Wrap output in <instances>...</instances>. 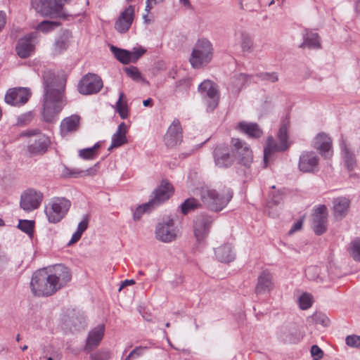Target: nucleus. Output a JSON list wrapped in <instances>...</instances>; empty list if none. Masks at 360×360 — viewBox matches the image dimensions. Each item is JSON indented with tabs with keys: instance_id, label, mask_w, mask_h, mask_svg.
<instances>
[{
	"instance_id": "35",
	"label": "nucleus",
	"mask_w": 360,
	"mask_h": 360,
	"mask_svg": "<svg viewBox=\"0 0 360 360\" xmlns=\"http://www.w3.org/2000/svg\"><path fill=\"white\" fill-rule=\"evenodd\" d=\"M110 50L115 55V58L123 64L131 63V53L129 51L117 48L114 46L110 47Z\"/></svg>"
},
{
	"instance_id": "41",
	"label": "nucleus",
	"mask_w": 360,
	"mask_h": 360,
	"mask_svg": "<svg viewBox=\"0 0 360 360\" xmlns=\"http://www.w3.org/2000/svg\"><path fill=\"white\" fill-rule=\"evenodd\" d=\"M349 251L355 261L360 262V238H356L351 243Z\"/></svg>"
},
{
	"instance_id": "17",
	"label": "nucleus",
	"mask_w": 360,
	"mask_h": 360,
	"mask_svg": "<svg viewBox=\"0 0 360 360\" xmlns=\"http://www.w3.org/2000/svg\"><path fill=\"white\" fill-rule=\"evenodd\" d=\"M327 217L326 206L320 205L315 210L313 214L312 227L316 235L320 236L326 231Z\"/></svg>"
},
{
	"instance_id": "21",
	"label": "nucleus",
	"mask_w": 360,
	"mask_h": 360,
	"mask_svg": "<svg viewBox=\"0 0 360 360\" xmlns=\"http://www.w3.org/2000/svg\"><path fill=\"white\" fill-rule=\"evenodd\" d=\"M104 333L105 326L103 324H98L96 327L91 330L86 341L84 351L89 352L97 347L103 338Z\"/></svg>"
},
{
	"instance_id": "44",
	"label": "nucleus",
	"mask_w": 360,
	"mask_h": 360,
	"mask_svg": "<svg viewBox=\"0 0 360 360\" xmlns=\"http://www.w3.org/2000/svg\"><path fill=\"white\" fill-rule=\"evenodd\" d=\"M298 302L302 309H307L312 304L311 296L309 294L304 293L300 297Z\"/></svg>"
},
{
	"instance_id": "47",
	"label": "nucleus",
	"mask_w": 360,
	"mask_h": 360,
	"mask_svg": "<svg viewBox=\"0 0 360 360\" xmlns=\"http://www.w3.org/2000/svg\"><path fill=\"white\" fill-rule=\"evenodd\" d=\"M148 347L147 346H139L136 347L129 354V355L125 358L124 360H131V359L137 358L140 356H141L144 351H146Z\"/></svg>"
},
{
	"instance_id": "59",
	"label": "nucleus",
	"mask_w": 360,
	"mask_h": 360,
	"mask_svg": "<svg viewBox=\"0 0 360 360\" xmlns=\"http://www.w3.org/2000/svg\"><path fill=\"white\" fill-rule=\"evenodd\" d=\"M82 234L79 233L78 232L75 231L70 239V240L68 243V245H71L75 243H77L82 237Z\"/></svg>"
},
{
	"instance_id": "53",
	"label": "nucleus",
	"mask_w": 360,
	"mask_h": 360,
	"mask_svg": "<svg viewBox=\"0 0 360 360\" xmlns=\"http://www.w3.org/2000/svg\"><path fill=\"white\" fill-rule=\"evenodd\" d=\"M310 352L314 360H320L323 357V351L316 345L311 346Z\"/></svg>"
},
{
	"instance_id": "63",
	"label": "nucleus",
	"mask_w": 360,
	"mask_h": 360,
	"mask_svg": "<svg viewBox=\"0 0 360 360\" xmlns=\"http://www.w3.org/2000/svg\"><path fill=\"white\" fill-rule=\"evenodd\" d=\"M238 164L244 165L245 167H249L252 163V159H238Z\"/></svg>"
},
{
	"instance_id": "20",
	"label": "nucleus",
	"mask_w": 360,
	"mask_h": 360,
	"mask_svg": "<svg viewBox=\"0 0 360 360\" xmlns=\"http://www.w3.org/2000/svg\"><path fill=\"white\" fill-rule=\"evenodd\" d=\"M99 167V162L94 164V167L89 168H70L65 165H62L60 167L61 175L63 177H74L94 175Z\"/></svg>"
},
{
	"instance_id": "56",
	"label": "nucleus",
	"mask_w": 360,
	"mask_h": 360,
	"mask_svg": "<svg viewBox=\"0 0 360 360\" xmlns=\"http://www.w3.org/2000/svg\"><path fill=\"white\" fill-rule=\"evenodd\" d=\"M302 224H303V219H300V220H298L297 221H296L295 223L293 224V225L291 227V229H290L288 233L290 235H291L293 233H295L297 231H300L302 227Z\"/></svg>"
},
{
	"instance_id": "30",
	"label": "nucleus",
	"mask_w": 360,
	"mask_h": 360,
	"mask_svg": "<svg viewBox=\"0 0 360 360\" xmlns=\"http://www.w3.org/2000/svg\"><path fill=\"white\" fill-rule=\"evenodd\" d=\"M127 132V127L124 122H122L118 126L117 131L113 134L112 138V143L108 148L111 150L114 148L119 147L127 142L126 134Z\"/></svg>"
},
{
	"instance_id": "29",
	"label": "nucleus",
	"mask_w": 360,
	"mask_h": 360,
	"mask_svg": "<svg viewBox=\"0 0 360 360\" xmlns=\"http://www.w3.org/2000/svg\"><path fill=\"white\" fill-rule=\"evenodd\" d=\"M333 203L335 217L342 218L347 212L350 201L345 197H338L334 198Z\"/></svg>"
},
{
	"instance_id": "9",
	"label": "nucleus",
	"mask_w": 360,
	"mask_h": 360,
	"mask_svg": "<svg viewBox=\"0 0 360 360\" xmlns=\"http://www.w3.org/2000/svg\"><path fill=\"white\" fill-rule=\"evenodd\" d=\"M174 192V186L167 180L163 179L153 191L149 201L156 208L168 200Z\"/></svg>"
},
{
	"instance_id": "31",
	"label": "nucleus",
	"mask_w": 360,
	"mask_h": 360,
	"mask_svg": "<svg viewBox=\"0 0 360 360\" xmlns=\"http://www.w3.org/2000/svg\"><path fill=\"white\" fill-rule=\"evenodd\" d=\"M300 48L308 47L309 49H319L321 47L319 37L317 33L306 30L304 34V41L300 44Z\"/></svg>"
},
{
	"instance_id": "39",
	"label": "nucleus",
	"mask_w": 360,
	"mask_h": 360,
	"mask_svg": "<svg viewBox=\"0 0 360 360\" xmlns=\"http://www.w3.org/2000/svg\"><path fill=\"white\" fill-rule=\"evenodd\" d=\"M100 147L101 143L98 142L92 147L79 150V155L80 158H94L98 155V150Z\"/></svg>"
},
{
	"instance_id": "32",
	"label": "nucleus",
	"mask_w": 360,
	"mask_h": 360,
	"mask_svg": "<svg viewBox=\"0 0 360 360\" xmlns=\"http://www.w3.org/2000/svg\"><path fill=\"white\" fill-rule=\"evenodd\" d=\"M247 76L240 73L231 78L229 89L234 94H237L247 82Z\"/></svg>"
},
{
	"instance_id": "2",
	"label": "nucleus",
	"mask_w": 360,
	"mask_h": 360,
	"mask_svg": "<svg viewBox=\"0 0 360 360\" xmlns=\"http://www.w3.org/2000/svg\"><path fill=\"white\" fill-rule=\"evenodd\" d=\"M43 81V117L46 122H51L63 106L62 91L57 87L58 79L51 71L44 72Z\"/></svg>"
},
{
	"instance_id": "12",
	"label": "nucleus",
	"mask_w": 360,
	"mask_h": 360,
	"mask_svg": "<svg viewBox=\"0 0 360 360\" xmlns=\"http://www.w3.org/2000/svg\"><path fill=\"white\" fill-rule=\"evenodd\" d=\"M182 128L178 120H174L169 127L165 137L164 142L169 148L179 146L182 141Z\"/></svg>"
},
{
	"instance_id": "1",
	"label": "nucleus",
	"mask_w": 360,
	"mask_h": 360,
	"mask_svg": "<svg viewBox=\"0 0 360 360\" xmlns=\"http://www.w3.org/2000/svg\"><path fill=\"white\" fill-rule=\"evenodd\" d=\"M70 280L69 269L63 264H56L35 271L30 281V288L35 296L49 297L65 287Z\"/></svg>"
},
{
	"instance_id": "48",
	"label": "nucleus",
	"mask_w": 360,
	"mask_h": 360,
	"mask_svg": "<svg viewBox=\"0 0 360 360\" xmlns=\"http://www.w3.org/2000/svg\"><path fill=\"white\" fill-rule=\"evenodd\" d=\"M285 194V189L278 190V191L273 192L271 194V202L274 205H279L283 199V195Z\"/></svg>"
},
{
	"instance_id": "7",
	"label": "nucleus",
	"mask_w": 360,
	"mask_h": 360,
	"mask_svg": "<svg viewBox=\"0 0 360 360\" xmlns=\"http://www.w3.org/2000/svg\"><path fill=\"white\" fill-rule=\"evenodd\" d=\"M212 47L211 43L205 39H200L195 44L191 53L190 63L193 68H200L211 61Z\"/></svg>"
},
{
	"instance_id": "14",
	"label": "nucleus",
	"mask_w": 360,
	"mask_h": 360,
	"mask_svg": "<svg viewBox=\"0 0 360 360\" xmlns=\"http://www.w3.org/2000/svg\"><path fill=\"white\" fill-rule=\"evenodd\" d=\"M198 91L202 97L210 100L208 107L213 110L217 107L219 102V94L217 84L211 80H205L198 86Z\"/></svg>"
},
{
	"instance_id": "27",
	"label": "nucleus",
	"mask_w": 360,
	"mask_h": 360,
	"mask_svg": "<svg viewBox=\"0 0 360 360\" xmlns=\"http://www.w3.org/2000/svg\"><path fill=\"white\" fill-rule=\"evenodd\" d=\"M72 35L69 30H64L57 37L53 44V51L54 53H60L68 49Z\"/></svg>"
},
{
	"instance_id": "13",
	"label": "nucleus",
	"mask_w": 360,
	"mask_h": 360,
	"mask_svg": "<svg viewBox=\"0 0 360 360\" xmlns=\"http://www.w3.org/2000/svg\"><path fill=\"white\" fill-rule=\"evenodd\" d=\"M135 17V6H128L122 11L115 22V29L119 33H125L131 27Z\"/></svg>"
},
{
	"instance_id": "3",
	"label": "nucleus",
	"mask_w": 360,
	"mask_h": 360,
	"mask_svg": "<svg viewBox=\"0 0 360 360\" xmlns=\"http://www.w3.org/2000/svg\"><path fill=\"white\" fill-rule=\"evenodd\" d=\"M196 191V195L200 196L202 206L216 212L221 211L233 196L230 190L219 192L207 186L197 187Z\"/></svg>"
},
{
	"instance_id": "11",
	"label": "nucleus",
	"mask_w": 360,
	"mask_h": 360,
	"mask_svg": "<svg viewBox=\"0 0 360 360\" xmlns=\"http://www.w3.org/2000/svg\"><path fill=\"white\" fill-rule=\"evenodd\" d=\"M103 87V82L100 77L95 74H87L81 79L78 89L84 95L96 94Z\"/></svg>"
},
{
	"instance_id": "5",
	"label": "nucleus",
	"mask_w": 360,
	"mask_h": 360,
	"mask_svg": "<svg viewBox=\"0 0 360 360\" xmlns=\"http://www.w3.org/2000/svg\"><path fill=\"white\" fill-rule=\"evenodd\" d=\"M71 202L63 197L51 198L44 207V213L49 223L56 224L60 221L68 212Z\"/></svg>"
},
{
	"instance_id": "51",
	"label": "nucleus",
	"mask_w": 360,
	"mask_h": 360,
	"mask_svg": "<svg viewBox=\"0 0 360 360\" xmlns=\"http://www.w3.org/2000/svg\"><path fill=\"white\" fill-rule=\"evenodd\" d=\"M261 79L270 82H276L278 79V77L276 72H262L259 74Z\"/></svg>"
},
{
	"instance_id": "26",
	"label": "nucleus",
	"mask_w": 360,
	"mask_h": 360,
	"mask_svg": "<svg viewBox=\"0 0 360 360\" xmlns=\"http://www.w3.org/2000/svg\"><path fill=\"white\" fill-rule=\"evenodd\" d=\"M217 259L221 262L229 263L235 258V254L231 244H224L214 250Z\"/></svg>"
},
{
	"instance_id": "37",
	"label": "nucleus",
	"mask_w": 360,
	"mask_h": 360,
	"mask_svg": "<svg viewBox=\"0 0 360 360\" xmlns=\"http://www.w3.org/2000/svg\"><path fill=\"white\" fill-rule=\"evenodd\" d=\"M124 97V93L120 94V97L115 105V110L119 113L122 119H125L128 116V108L126 101H123Z\"/></svg>"
},
{
	"instance_id": "55",
	"label": "nucleus",
	"mask_w": 360,
	"mask_h": 360,
	"mask_svg": "<svg viewBox=\"0 0 360 360\" xmlns=\"http://www.w3.org/2000/svg\"><path fill=\"white\" fill-rule=\"evenodd\" d=\"M89 224V217L87 215H85L83 218V219L79 223L77 226V232H78L80 234H83V233L88 228Z\"/></svg>"
},
{
	"instance_id": "15",
	"label": "nucleus",
	"mask_w": 360,
	"mask_h": 360,
	"mask_svg": "<svg viewBox=\"0 0 360 360\" xmlns=\"http://www.w3.org/2000/svg\"><path fill=\"white\" fill-rule=\"evenodd\" d=\"M31 96L30 89L25 87L10 89L5 96V101L12 105H23Z\"/></svg>"
},
{
	"instance_id": "22",
	"label": "nucleus",
	"mask_w": 360,
	"mask_h": 360,
	"mask_svg": "<svg viewBox=\"0 0 360 360\" xmlns=\"http://www.w3.org/2000/svg\"><path fill=\"white\" fill-rule=\"evenodd\" d=\"M232 155L240 158L252 157L253 153L250 146L245 141L233 138L231 141Z\"/></svg>"
},
{
	"instance_id": "36",
	"label": "nucleus",
	"mask_w": 360,
	"mask_h": 360,
	"mask_svg": "<svg viewBox=\"0 0 360 360\" xmlns=\"http://www.w3.org/2000/svg\"><path fill=\"white\" fill-rule=\"evenodd\" d=\"M59 23L55 21L44 20L36 26V30L39 32L46 34L56 29Z\"/></svg>"
},
{
	"instance_id": "50",
	"label": "nucleus",
	"mask_w": 360,
	"mask_h": 360,
	"mask_svg": "<svg viewBox=\"0 0 360 360\" xmlns=\"http://www.w3.org/2000/svg\"><path fill=\"white\" fill-rule=\"evenodd\" d=\"M312 319L317 323H320L325 326H328V324L329 323V319H328V317L325 314H321V313H315L312 316Z\"/></svg>"
},
{
	"instance_id": "8",
	"label": "nucleus",
	"mask_w": 360,
	"mask_h": 360,
	"mask_svg": "<svg viewBox=\"0 0 360 360\" xmlns=\"http://www.w3.org/2000/svg\"><path fill=\"white\" fill-rule=\"evenodd\" d=\"M44 198L43 193L34 188L24 191L20 200V207L27 212H30L39 207Z\"/></svg>"
},
{
	"instance_id": "64",
	"label": "nucleus",
	"mask_w": 360,
	"mask_h": 360,
	"mask_svg": "<svg viewBox=\"0 0 360 360\" xmlns=\"http://www.w3.org/2000/svg\"><path fill=\"white\" fill-rule=\"evenodd\" d=\"M6 24V15L4 12L0 11V31Z\"/></svg>"
},
{
	"instance_id": "58",
	"label": "nucleus",
	"mask_w": 360,
	"mask_h": 360,
	"mask_svg": "<svg viewBox=\"0 0 360 360\" xmlns=\"http://www.w3.org/2000/svg\"><path fill=\"white\" fill-rule=\"evenodd\" d=\"M82 234L79 233L78 232L75 231L70 239V240L68 243V245H71L75 243H77L82 237Z\"/></svg>"
},
{
	"instance_id": "40",
	"label": "nucleus",
	"mask_w": 360,
	"mask_h": 360,
	"mask_svg": "<svg viewBox=\"0 0 360 360\" xmlns=\"http://www.w3.org/2000/svg\"><path fill=\"white\" fill-rule=\"evenodd\" d=\"M241 39V48L244 52H251L253 48V41L251 37L245 32H242L240 34Z\"/></svg>"
},
{
	"instance_id": "25",
	"label": "nucleus",
	"mask_w": 360,
	"mask_h": 360,
	"mask_svg": "<svg viewBox=\"0 0 360 360\" xmlns=\"http://www.w3.org/2000/svg\"><path fill=\"white\" fill-rule=\"evenodd\" d=\"M80 117L77 115H72L64 118L60 123V133L65 136L78 130L79 127Z\"/></svg>"
},
{
	"instance_id": "57",
	"label": "nucleus",
	"mask_w": 360,
	"mask_h": 360,
	"mask_svg": "<svg viewBox=\"0 0 360 360\" xmlns=\"http://www.w3.org/2000/svg\"><path fill=\"white\" fill-rule=\"evenodd\" d=\"M344 165L348 170H352L356 166V159H346Z\"/></svg>"
},
{
	"instance_id": "46",
	"label": "nucleus",
	"mask_w": 360,
	"mask_h": 360,
	"mask_svg": "<svg viewBox=\"0 0 360 360\" xmlns=\"http://www.w3.org/2000/svg\"><path fill=\"white\" fill-rule=\"evenodd\" d=\"M146 52V49L141 46L134 48L133 51H130L131 63H136Z\"/></svg>"
},
{
	"instance_id": "38",
	"label": "nucleus",
	"mask_w": 360,
	"mask_h": 360,
	"mask_svg": "<svg viewBox=\"0 0 360 360\" xmlns=\"http://www.w3.org/2000/svg\"><path fill=\"white\" fill-rule=\"evenodd\" d=\"M154 209H155V207L153 204H150V201H148V202L141 205L136 207L134 212L133 218L135 221H138L141 219L143 213L150 212Z\"/></svg>"
},
{
	"instance_id": "24",
	"label": "nucleus",
	"mask_w": 360,
	"mask_h": 360,
	"mask_svg": "<svg viewBox=\"0 0 360 360\" xmlns=\"http://www.w3.org/2000/svg\"><path fill=\"white\" fill-rule=\"evenodd\" d=\"M33 37V34H31L28 37L20 39L18 41L15 46V51L21 58L29 57L34 51V46L31 41Z\"/></svg>"
},
{
	"instance_id": "23",
	"label": "nucleus",
	"mask_w": 360,
	"mask_h": 360,
	"mask_svg": "<svg viewBox=\"0 0 360 360\" xmlns=\"http://www.w3.org/2000/svg\"><path fill=\"white\" fill-rule=\"evenodd\" d=\"M274 288L272 276L266 271H262L257 278V283L255 287V293L257 295L269 292Z\"/></svg>"
},
{
	"instance_id": "61",
	"label": "nucleus",
	"mask_w": 360,
	"mask_h": 360,
	"mask_svg": "<svg viewBox=\"0 0 360 360\" xmlns=\"http://www.w3.org/2000/svg\"><path fill=\"white\" fill-rule=\"evenodd\" d=\"M135 283V281L133 279H131V280H124V281H122L121 283V285H120V287L119 288V291H121L122 288H124V287L127 286V285H134Z\"/></svg>"
},
{
	"instance_id": "4",
	"label": "nucleus",
	"mask_w": 360,
	"mask_h": 360,
	"mask_svg": "<svg viewBox=\"0 0 360 360\" xmlns=\"http://www.w3.org/2000/svg\"><path fill=\"white\" fill-rule=\"evenodd\" d=\"M290 127V120L285 118L279 128L277 134V138L279 143H277L272 136H269L266 139V145L264 149V158H268L276 152L285 151L290 146L291 142L289 141L288 129Z\"/></svg>"
},
{
	"instance_id": "28",
	"label": "nucleus",
	"mask_w": 360,
	"mask_h": 360,
	"mask_svg": "<svg viewBox=\"0 0 360 360\" xmlns=\"http://www.w3.org/2000/svg\"><path fill=\"white\" fill-rule=\"evenodd\" d=\"M236 129L252 138H259L263 132L256 123L240 122Z\"/></svg>"
},
{
	"instance_id": "49",
	"label": "nucleus",
	"mask_w": 360,
	"mask_h": 360,
	"mask_svg": "<svg viewBox=\"0 0 360 360\" xmlns=\"http://www.w3.org/2000/svg\"><path fill=\"white\" fill-rule=\"evenodd\" d=\"M346 344L352 347H360V336L358 335H348L346 339Z\"/></svg>"
},
{
	"instance_id": "10",
	"label": "nucleus",
	"mask_w": 360,
	"mask_h": 360,
	"mask_svg": "<svg viewBox=\"0 0 360 360\" xmlns=\"http://www.w3.org/2000/svg\"><path fill=\"white\" fill-rule=\"evenodd\" d=\"M178 229L172 219L159 223L155 229V238L162 242L169 243L177 237Z\"/></svg>"
},
{
	"instance_id": "18",
	"label": "nucleus",
	"mask_w": 360,
	"mask_h": 360,
	"mask_svg": "<svg viewBox=\"0 0 360 360\" xmlns=\"http://www.w3.org/2000/svg\"><path fill=\"white\" fill-rule=\"evenodd\" d=\"M24 134L28 136L38 135L37 139L29 146L30 152L36 155H41L42 153L46 150L50 143V140L47 136L39 133L37 130H30L26 131Z\"/></svg>"
},
{
	"instance_id": "33",
	"label": "nucleus",
	"mask_w": 360,
	"mask_h": 360,
	"mask_svg": "<svg viewBox=\"0 0 360 360\" xmlns=\"http://www.w3.org/2000/svg\"><path fill=\"white\" fill-rule=\"evenodd\" d=\"M298 167L302 172L314 173L319 169V159H300Z\"/></svg>"
},
{
	"instance_id": "43",
	"label": "nucleus",
	"mask_w": 360,
	"mask_h": 360,
	"mask_svg": "<svg viewBox=\"0 0 360 360\" xmlns=\"http://www.w3.org/2000/svg\"><path fill=\"white\" fill-rule=\"evenodd\" d=\"M110 356V350L101 349L91 354L90 358L91 360H109Z\"/></svg>"
},
{
	"instance_id": "42",
	"label": "nucleus",
	"mask_w": 360,
	"mask_h": 360,
	"mask_svg": "<svg viewBox=\"0 0 360 360\" xmlns=\"http://www.w3.org/2000/svg\"><path fill=\"white\" fill-rule=\"evenodd\" d=\"M18 227L29 236H32L34 229V221L30 220H20Z\"/></svg>"
},
{
	"instance_id": "6",
	"label": "nucleus",
	"mask_w": 360,
	"mask_h": 360,
	"mask_svg": "<svg viewBox=\"0 0 360 360\" xmlns=\"http://www.w3.org/2000/svg\"><path fill=\"white\" fill-rule=\"evenodd\" d=\"M32 7L44 17L57 18L63 15L64 0H30Z\"/></svg>"
},
{
	"instance_id": "60",
	"label": "nucleus",
	"mask_w": 360,
	"mask_h": 360,
	"mask_svg": "<svg viewBox=\"0 0 360 360\" xmlns=\"http://www.w3.org/2000/svg\"><path fill=\"white\" fill-rule=\"evenodd\" d=\"M157 4L156 0H147L146 3V8L145 11L146 13H149L152 8L154 5Z\"/></svg>"
},
{
	"instance_id": "34",
	"label": "nucleus",
	"mask_w": 360,
	"mask_h": 360,
	"mask_svg": "<svg viewBox=\"0 0 360 360\" xmlns=\"http://www.w3.org/2000/svg\"><path fill=\"white\" fill-rule=\"evenodd\" d=\"M202 207H203L202 202H199L198 200L194 198H189L181 203L180 208L181 212L184 214H187L190 212L199 209Z\"/></svg>"
},
{
	"instance_id": "45",
	"label": "nucleus",
	"mask_w": 360,
	"mask_h": 360,
	"mask_svg": "<svg viewBox=\"0 0 360 360\" xmlns=\"http://www.w3.org/2000/svg\"><path fill=\"white\" fill-rule=\"evenodd\" d=\"M320 269L316 266H308L305 270L306 276L309 280L316 281L319 278Z\"/></svg>"
},
{
	"instance_id": "54",
	"label": "nucleus",
	"mask_w": 360,
	"mask_h": 360,
	"mask_svg": "<svg viewBox=\"0 0 360 360\" xmlns=\"http://www.w3.org/2000/svg\"><path fill=\"white\" fill-rule=\"evenodd\" d=\"M124 72L133 79H138L141 77L140 72L136 67L126 68H124Z\"/></svg>"
},
{
	"instance_id": "52",
	"label": "nucleus",
	"mask_w": 360,
	"mask_h": 360,
	"mask_svg": "<svg viewBox=\"0 0 360 360\" xmlns=\"http://www.w3.org/2000/svg\"><path fill=\"white\" fill-rule=\"evenodd\" d=\"M215 165L221 169L229 167L233 164V159H214Z\"/></svg>"
},
{
	"instance_id": "16",
	"label": "nucleus",
	"mask_w": 360,
	"mask_h": 360,
	"mask_svg": "<svg viewBox=\"0 0 360 360\" xmlns=\"http://www.w3.org/2000/svg\"><path fill=\"white\" fill-rule=\"evenodd\" d=\"M213 219L206 214L198 216L194 221V234L198 242L202 241L208 235Z\"/></svg>"
},
{
	"instance_id": "19",
	"label": "nucleus",
	"mask_w": 360,
	"mask_h": 360,
	"mask_svg": "<svg viewBox=\"0 0 360 360\" xmlns=\"http://www.w3.org/2000/svg\"><path fill=\"white\" fill-rule=\"evenodd\" d=\"M314 148L321 156H331L333 155V141L326 133L318 134L314 139Z\"/></svg>"
},
{
	"instance_id": "62",
	"label": "nucleus",
	"mask_w": 360,
	"mask_h": 360,
	"mask_svg": "<svg viewBox=\"0 0 360 360\" xmlns=\"http://www.w3.org/2000/svg\"><path fill=\"white\" fill-rule=\"evenodd\" d=\"M51 355L52 356L49 357L47 360H53V359L60 360L61 359V354L56 350H53Z\"/></svg>"
}]
</instances>
